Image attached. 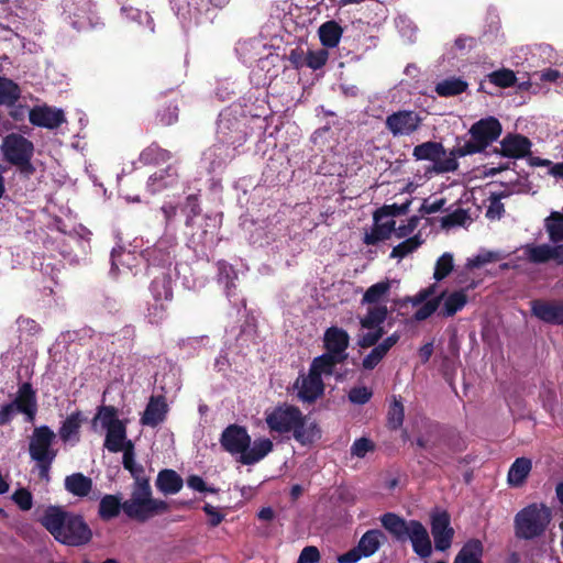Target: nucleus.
I'll list each match as a JSON object with an SVG mask.
<instances>
[{"label": "nucleus", "instance_id": "nucleus-1", "mask_svg": "<svg viewBox=\"0 0 563 563\" xmlns=\"http://www.w3.org/2000/svg\"><path fill=\"white\" fill-rule=\"evenodd\" d=\"M41 523L58 542L69 547H81L92 539V531L84 517L60 507H48Z\"/></svg>", "mask_w": 563, "mask_h": 563}, {"label": "nucleus", "instance_id": "nucleus-2", "mask_svg": "<svg viewBox=\"0 0 563 563\" xmlns=\"http://www.w3.org/2000/svg\"><path fill=\"white\" fill-rule=\"evenodd\" d=\"M265 421L272 432L292 433L301 445L312 444L320 439L321 431L316 422H308L301 410L288 404L276 406L266 413Z\"/></svg>", "mask_w": 563, "mask_h": 563}, {"label": "nucleus", "instance_id": "nucleus-3", "mask_svg": "<svg viewBox=\"0 0 563 563\" xmlns=\"http://www.w3.org/2000/svg\"><path fill=\"white\" fill-rule=\"evenodd\" d=\"M168 510L167 501L153 498L150 481L132 484L131 496L125 500L124 507V514L128 518L137 522H145Z\"/></svg>", "mask_w": 563, "mask_h": 563}, {"label": "nucleus", "instance_id": "nucleus-4", "mask_svg": "<svg viewBox=\"0 0 563 563\" xmlns=\"http://www.w3.org/2000/svg\"><path fill=\"white\" fill-rule=\"evenodd\" d=\"M552 519L551 509L543 503H532L519 510L514 519L515 536L521 540L541 537Z\"/></svg>", "mask_w": 563, "mask_h": 563}, {"label": "nucleus", "instance_id": "nucleus-5", "mask_svg": "<svg viewBox=\"0 0 563 563\" xmlns=\"http://www.w3.org/2000/svg\"><path fill=\"white\" fill-rule=\"evenodd\" d=\"M503 132L499 120L495 117L481 119L472 124L468 130L471 139L462 145L454 147V154L459 157L483 153L485 150L497 141Z\"/></svg>", "mask_w": 563, "mask_h": 563}, {"label": "nucleus", "instance_id": "nucleus-6", "mask_svg": "<svg viewBox=\"0 0 563 563\" xmlns=\"http://www.w3.org/2000/svg\"><path fill=\"white\" fill-rule=\"evenodd\" d=\"M0 150L5 162L18 167L22 174L30 176L35 173L32 164L34 145L25 136L18 133L8 134L2 140Z\"/></svg>", "mask_w": 563, "mask_h": 563}, {"label": "nucleus", "instance_id": "nucleus-7", "mask_svg": "<svg viewBox=\"0 0 563 563\" xmlns=\"http://www.w3.org/2000/svg\"><path fill=\"white\" fill-rule=\"evenodd\" d=\"M413 157L417 161H430L433 163L432 169L437 174H445L455 172L459 168L457 157L454 154V147L450 151L449 156L446 150L440 142L427 141L413 147Z\"/></svg>", "mask_w": 563, "mask_h": 563}, {"label": "nucleus", "instance_id": "nucleus-8", "mask_svg": "<svg viewBox=\"0 0 563 563\" xmlns=\"http://www.w3.org/2000/svg\"><path fill=\"white\" fill-rule=\"evenodd\" d=\"M56 434L48 426L36 427L30 438L29 453L33 461L56 459L57 450L52 445Z\"/></svg>", "mask_w": 563, "mask_h": 563}, {"label": "nucleus", "instance_id": "nucleus-9", "mask_svg": "<svg viewBox=\"0 0 563 563\" xmlns=\"http://www.w3.org/2000/svg\"><path fill=\"white\" fill-rule=\"evenodd\" d=\"M217 136L222 144L234 147L241 146L246 141L243 123L235 115L227 112L219 115Z\"/></svg>", "mask_w": 563, "mask_h": 563}, {"label": "nucleus", "instance_id": "nucleus-10", "mask_svg": "<svg viewBox=\"0 0 563 563\" xmlns=\"http://www.w3.org/2000/svg\"><path fill=\"white\" fill-rule=\"evenodd\" d=\"M252 440L245 427L232 423L221 433V448L231 455L242 456L251 445Z\"/></svg>", "mask_w": 563, "mask_h": 563}, {"label": "nucleus", "instance_id": "nucleus-11", "mask_svg": "<svg viewBox=\"0 0 563 563\" xmlns=\"http://www.w3.org/2000/svg\"><path fill=\"white\" fill-rule=\"evenodd\" d=\"M421 124L419 114L411 110H399L387 115L385 120L386 129L393 136L410 135L416 132Z\"/></svg>", "mask_w": 563, "mask_h": 563}, {"label": "nucleus", "instance_id": "nucleus-12", "mask_svg": "<svg viewBox=\"0 0 563 563\" xmlns=\"http://www.w3.org/2000/svg\"><path fill=\"white\" fill-rule=\"evenodd\" d=\"M430 523L435 550L446 551L451 547L454 537L450 515L445 510L433 512Z\"/></svg>", "mask_w": 563, "mask_h": 563}, {"label": "nucleus", "instance_id": "nucleus-13", "mask_svg": "<svg viewBox=\"0 0 563 563\" xmlns=\"http://www.w3.org/2000/svg\"><path fill=\"white\" fill-rule=\"evenodd\" d=\"M531 313L544 323L563 325V301L534 299L530 301Z\"/></svg>", "mask_w": 563, "mask_h": 563}, {"label": "nucleus", "instance_id": "nucleus-14", "mask_svg": "<svg viewBox=\"0 0 563 563\" xmlns=\"http://www.w3.org/2000/svg\"><path fill=\"white\" fill-rule=\"evenodd\" d=\"M532 142L529 137L508 133L500 142V148H495V153L508 158H523L531 154Z\"/></svg>", "mask_w": 563, "mask_h": 563}, {"label": "nucleus", "instance_id": "nucleus-15", "mask_svg": "<svg viewBox=\"0 0 563 563\" xmlns=\"http://www.w3.org/2000/svg\"><path fill=\"white\" fill-rule=\"evenodd\" d=\"M12 402L18 408V412L25 416L26 421H34L37 413V395L31 383L25 382L19 386Z\"/></svg>", "mask_w": 563, "mask_h": 563}, {"label": "nucleus", "instance_id": "nucleus-16", "mask_svg": "<svg viewBox=\"0 0 563 563\" xmlns=\"http://www.w3.org/2000/svg\"><path fill=\"white\" fill-rule=\"evenodd\" d=\"M29 121L35 126L53 130L60 126L66 120L63 110L42 106L30 110Z\"/></svg>", "mask_w": 563, "mask_h": 563}, {"label": "nucleus", "instance_id": "nucleus-17", "mask_svg": "<svg viewBox=\"0 0 563 563\" xmlns=\"http://www.w3.org/2000/svg\"><path fill=\"white\" fill-rule=\"evenodd\" d=\"M323 343L327 353L346 361L350 335L344 329L335 325L328 328L324 332Z\"/></svg>", "mask_w": 563, "mask_h": 563}, {"label": "nucleus", "instance_id": "nucleus-18", "mask_svg": "<svg viewBox=\"0 0 563 563\" xmlns=\"http://www.w3.org/2000/svg\"><path fill=\"white\" fill-rule=\"evenodd\" d=\"M295 386L299 389V399L308 404L314 402L324 393V383L322 377H319L318 374L310 369L308 375L302 377L300 385L299 379H297Z\"/></svg>", "mask_w": 563, "mask_h": 563}, {"label": "nucleus", "instance_id": "nucleus-19", "mask_svg": "<svg viewBox=\"0 0 563 563\" xmlns=\"http://www.w3.org/2000/svg\"><path fill=\"white\" fill-rule=\"evenodd\" d=\"M412 544L413 552L421 559H427L432 553V544L426 527L418 520H410V531L407 536Z\"/></svg>", "mask_w": 563, "mask_h": 563}, {"label": "nucleus", "instance_id": "nucleus-20", "mask_svg": "<svg viewBox=\"0 0 563 563\" xmlns=\"http://www.w3.org/2000/svg\"><path fill=\"white\" fill-rule=\"evenodd\" d=\"M168 412V405L164 396H151L146 408L141 417V423L152 428L165 421Z\"/></svg>", "mask_w": 563, "mask_h": 563}, {"label": "nucleus", "instance_id": "nucleus-21", "mask_svg": "<svg viewBox=\"0 0 563 563\" xmlns=\"http://www.w3.org/2000/svg\"><path fill=\"white\" fill-rule=\"evenodd\" d=\"M178 180L179 175L177 167L170 164L166 168L159 169L148 177L147 189L152 195H155L164 189L177 186Z\"/></svg>", "mask_w": 563, "mask_h": 563}, {"label": "nucleus", "instance_id": "nucleus-22", "mask_svg": "<svg viewBox=\"0 0 563 563\" xmlns=\"http://www.w3.org/2000/svg\"><path fill=\"white\" fill-rule=\"evenodd\" d=\"M81 411H75L62 422L58 435L64 443H78L80 441V428L84 422Z\"/></svg>", "mask_w": 563, "mask_h": 563}, {"label": "nucleus", "instance_id": "nucleus-23", "mask_svg": "<svg viewBox=\"0 0 563 563\" xmlns=\"http://www.w3.org/2000/svg\"><path fill=\"white\" fill-rule=\"evenodd\" d=\"M125 500L122 501L121 494H106L101 497L98 506V516L102 521H110L117 518L121 511L124 512Z\"/></svg>", "mask_w": 563, "mask_h": 563}, {"label": "nucleus", "instance_id": "nucleus-24", "mask_svg": "<svg viewBox=\"0 0 563 563\" xmlns=\"http://www.w3.org/2000/svg\"><path fill=\"white\" fill-rule=\"evenodd\" d=\"M155 485L164 495H174L180 492L184 486V481L176 471L164 468L158 472Z\"/></svg>", "mask_w": 563, "mask_h": 563}, {"label": "nucleus", "instance_id": "nucleus-25", "mask_svg": "<svg viewBox=\"0 0 563 563\" xmlns=\"http://www.w3.org/2000/svg\"><path fill=\"white\" fill-rule=\"evenodd\" d=\"M382 526L398 541H405L410 531V520L406 521L394 512H386L380 517Z\"/></svg>", "mask_w": 563, "mask_h": 563}, {"label": "nucleus", "instance_id": "nucleus-26", "mask_svg": "<svg viewBox=\"0 0 563 563\" xmlns=\"http://www.w3.org/2000/svg\"><path fill=\"white\" fill-rule=\"evenodd\" d=\"M273 448L274 444L268 438L256 439L253 444L251 443L247 451L240 456L239 461L243 465H253L271 453Z\"/></svg>", "mask_w": 563, "mask_h": 563}, {"label": "nucleus", "instance_id": "nucleus-27", "mask_svg": "<svg viewBox=\"0 0 563 563\" xmlns=\"http://www.w3.org/2000/svg\"><path fill=\"white\" fill-rule=\"evenodd\" d=\"M150 292L152 299L173 301L174 290L172 276L167 273H162L158 276H155L150 284Z\"/></svg>", "mask_w": 563, "mask_h": 563}, {"label": "nucleus", "instance_id": "nucleus-28", "mask_svg": "<svg viewBox=\"0 0 563 563\" xmlns=\"http://www.w3.org/2000/svg\"><path fill=\"white\" fill-rule=\"evenodd\" d=\"M92 479L82 473H73L64 481L65 489L76 497H87L92 489Z\"/></svg>", "mask_w": 563, "mask_h": 563}, {"label": "nucleus", "instance_id": "nucleus-29", "mask_svg": "<svg viewBox=\"0 0 563 563\" xmlns=\"http://www.w3.org/2000/svg\"><path fill=\"white\" fill-rule=\"evenodd\" d=\"M128 441L126 427L123 421H118L107 430L104 448L110 452L118 453L125 449Z\"/></svg>", "mask_w": 563, "mask_h": 563}, {"label": "nucleus", "instance_id": "nucleus-30", "mask_svg": "<svg viewBox=\"0 0 563 563\" xmlns=\"http://www.w3.org/2000/svg\"><path fill=\"white\" fill-rule=\"evenodd\" d=\"M484 545L478 539H471L464 543L456 554L453 563H484L482 556Z\"/></svg>", "mask_w": 563, "mask_h": 563}, {"label": "nucleus", "instance_id": "nucleus-31", "mask_svg": "<svg viewBox=\"0 0 563 563\" xmlns=\"http://www.w3.org/2000/svg\"><path fill=\"white\" fill-rule=\"evenodd\" d=\"M444 445L448 448L450 452H446L441 446L435 444L430 453L435 464L441 467L451 464L453 459L452 453L461 452L465 449L464 441L460 437H457L455 441H445Z\"/></svg>", "mask_w": 563, "mask_h": 563}, {"label": "nucleus", "instance_id": "nucleus-32", "mask_svg": "<svg viewBox=\"0 0 563 563\" xmlns=\"http://www.w3.org/2000/svg\"><path fill=\"white\" fill-rule=\"evenodd\" d=\"M173 154L159 146L157 142L151 143L139 155V161L143 165H161L170 161Z\"/></svg>", "mask_w": 563, "mask_h": 563}, {"label": "nucleus", "instance_id": "nucleus-33", "mask_svg": "<svg viewBox=\"0 0 563 563\" xmlns=\"http://www.w3.org/2000/svg\"><path fill=\"white\" fill-rule=\"evenodd\" d=\"M319 38L327 48L336 47L343 34L342 26L334 20L322 23L319 27Z\"/></svg>", "mask_w": 563, "mask_h": 563}, {"label": "nucleus", "instance_id": "nucleus-34", "mask_svg": "<svg viewBox=\"0 0 563 563\" xmlns=\"http://www.w3.org/2000/svg\"><path fill=\"white\" fill-rule=\"evenodd\" d=\"M467 88L468 84L466 80L453 76L439 81L434 87V91L440 97L450 98L465 92Z\"/></svg>", "mask_w": 563, "mask_h": 563}, {"label": "nucleus", "instance_id": "nucleus-35", "mask_svg": "<svg viewBox=\"0 0 563 563\" xmlns=\"http://www.w3.org/2000/svg\"><path fill=\"white\" fill-rule=\"evenodd\" d=\"M344 362L345 360L325 352L312 360L309 369L318 374L319 377L330 376L334 373L336 365Z\"/></svg>", "mask_w": 563, "mask_h": 563}, {"label": "nucleus", "instance_id": "nucleus-36", "mask_svg": "<svg viewBox=\"0 0 563 563\" xmlns=\"http://www.w3.org/2000/svg\"><path fill=\"white\" fill-rule=\"evenodd\" d=\"M531 467V460L527 457L516 459L508 472V483L515 487L521 486L527 479Z\"/></svg>", "mask_w": 563, "mask_h": 563}, {"label": "nucleus", "instance_id": "nucleus-37", "mask_svg": "<svg viewBox=\"0 0 563 563\" xmlns=\"http://www.w3.org/2000/svg\"><path fill=\"white\" fill-rule=\"evenodd\" d=\"M218 267V275L217 279L218 283L223 285L227 297L231 298L234 296L235 291V279L238 278V274L234 269V267L227 263L225 261H219L217 264Z\"/></svg>", "mask_w": 563, "mask_h": 563}, {"label": "nucleus", "instance_id": "nucleus-38", "mask_svg": "<svg viewBox=\"0 0 563 563\" xmlns=\"http://www.w3.org/2000/svg\"><path fill=\"white\" fill-rule=\"evenodd\" d=\"M385 539L384 533L378 529L366 531L357 543V548L363 556L373 555L380 547L382 540Z\"/></svg>", "mask_w": 563, "mask_h": 563}, {"label": "nucleus", "instance_id": "nucleus-39", "mask_svg": "<svg viewBox=\"0 0 563 563\" xmlns=\"http://www.w3.org/2000/svg\"><path fill=\"white\" fill-rule=\"evenodd\" d=\"M396 222L394 220L387 221L385 223H378L375 221L371 232L365 233L364 243L366 245H376L382 241H385L390 238L391 233H395Z\"/></svg>", "mask_w": 563, "mask_h": 563}, {"label": "nucleus", "instance_id": "nucleus-40", "mask_svg": "<svg viewBox=\"0 0 563 563\" xmlns=\"http://www.w3.org/2000/svg\"><path fill=\"white\" fill-rule=\"evenodd\" d=\"M388 310L386 306H375L367 310V313L360 319L363 329L384 328L383 323L387 319Z\"/></svg>", "mask_w": 563, "mask_h": 563}, {"label": "nucleus", "instance_id": "nucleus-41", "mask_svg": "<svg viewBox=\"0 0 563 563\" xmlns=\"http://www.w3.org/2000/svg\"><path fill=\"white\" fill-rule=\"evenodd\" d=\"M444 302L441 310L443 317H453L457 311L462 310L467 302V295L463 289L453 291L448 297L444 296Z\"/></svg>", "mask_w": 563, "mask_h": 563}, {"label": "nucleus", "instance_id": "nucleus-42", "mask_svg": "<svg viewBox=\"0 0 563 563\" xmlns=\"http://www.w3.org/2000/svg\"><path fill=\"white\" fill-rule=\"evenodd\" d=\"M170 301H163L159 299H152L147 303L145 318L151 324L159 325L162 324L168 316V303Z\"/></svg>", "mask_w": 563, "mask_h": 563}, {"label": "nucleus", "instance_id": "nucleus-43", "mask_svg": "<svg viewBox=\"0 0 563 563\" xmlns=\"http://www.w3.org/2000/svg\"><path fill=\"white\" fill-rule=\"evenodd\" d=\"M21 97V90L18 84L12 79L0 76V104L12 106Z\"/></svg>", "mask_w": 563, "mask_h": 563}, {"label": "nucleus", "instance_id": "nucleus-44", "mask_svg": "<svg viewBox=\"0 0 563 563\" xmlns=\"http://www.w3.org/2000/svg\"><path fill=\"white\" fill-rule=\"evenodd\" d=\"M523 252L528 262L532 264H544L551 261L549 244H527Z\"/></svg>", "mask_w": 563, "mask_h": 563}, {"label": "nucleus", "instance_id": "nucleus-45", "mask_svg": "<svg viewBox=\"0 0 563 563\" xmlns=\"http://www.w3.org/2000/svg\"><path fill=\"white\" fill-rule=\"evenodd\" d=\"M405 419V408L400 399L394 396L387 412V426L390 430L399 429Z\"/></svg>", "mask_w": 563, "mask_h": 563}, {"label": "nucleus", "instance_id": "nucleus-46", "mask_svg": "<svg viewBox=\"0 0 563 563\" xmlns=\"http://www.w3.org/2000/svg\"><path fill=\"white\" fill-rule=\"evenodd\" d=\"M422 242L423 241H422L420 234H416L411 238H408L405 241H402L401 243H399L398 245L393 247L390 257L401 260L405 256H407L408 254L415 252L422 244Z\"/></svg>", "mask_w": 563, "mask_h": 563}, {"label": "nucleus", "instance_id": "nucleus-47", "mask_svg": "<svg viewBox=\"0 0 563 563\" xmlns=\"http://www.w3.org/2000/svg\"><path fill=\"white\" fill-rule=\"evenodd\" d=\"M545 228L551 242L559 243L563 241V216L561 213L552 212L547 219Z\"/></svg>", "mask_w": 563, "mask_h": 563}, {"label": "nucleus", "instance_id": "nucleus-48", "mask_svg": "<svg viewBox=\"0 0 563 563\" xmlns=\"http://www.w3.org/2000/svg\"><path fill=\"white\" fill-rule=\"evenodd\" d=\"M390 284L388 280L379 282L367 288L363 295L362 301L366 303L379 302L389 291Z\"/></svg>", "mask_w": 563, "mask_h": 563}, {"label": "nucleus", "instance_id": "nucleus-49", "mask_svg": "<svg viewBox=\"0 0 563 563\" xmlns=\"http://www.w3.org/2000/svg\"><path fill=\"white\" fill-rule=\"evenodd\" d=\"M487 77L492 84L500 88L512 87L517 81L516 74L508 68L492 71Z\"/></svg>", "mask_w": 563, "mask_h": 563}, {"label": "nucleus", "instance_id": "nucleus-50", "mask_svg": "<svg viewBox=\"0 0 563 563\" xmlns=\"http://www.w3.org/2000/svg\"><path fill=\"white\" fill-rule=\"evenodd\" d=\"M411 205V200H407L401 205L393 203L385 205L382 208L377 209L374 213V220L378 222L380 219L385 217H398L406 214L409 211V207Z\"/></svg>", "mask_w": 563, "mask_h": 563}, {"label": "nucleus", "instance_id": "nucleus-51", "mask_svg": "<svg viewBox=\"0 0 563 563\" xmlns=\"http://www.w3.org/2000/svg\"><path fill=\"white\" fill-rule=\"evenodd\" d=\"M454 268L453 255L451 253H443L435 263L433 278L441 282L446 278Z\"/></svg>", "mask_w": 563, "mask_h": 563}, {"label": "nucleus", "instance_id": "nucleus-52", "mask_svg": "<svg viewBox=\"0 0 563 563\" xmlns=\"http://www.w3.org/2000/svg\"><path fill=\"white\" fill-rule=\"evenodd\" d=\"M445 294V291H442L438 297L423 302V305L413 313V319L416 321H423L432 316L439 308L440 302L443 300Z\"/></svg>", "mask_w": 563, "mask_h": 563}, {"label": "nucleus", "instance_id": "nucleus-53", "mask_svg": "<svg viewBox=\"0 0 563 563\" xmlns=\"http://www.w3.org/2000/svg\"><path fill=\"white\" fill-rule=\"evenodd\" d=\"M144 256L146 261L151 265L165 266L170 264V254L167 250L161 247L159 245H155L152 249H147L144 252Z\"/></svg>", "mask_w": 563, "mask_h": 563}, {"label": "nucleus", "instance_id": "nucleus-54", "mask_svg": "<svg viewBox=\"0 0 563 563\" xmlns=\"http://www.w3.org/2000/svg\"><path fill=\"white\" fill-rule=\"evenodd\" d=\"M329 59L327 47L317 51L309 49L306 53V66L313 70L321 69Z\"/></svg>", "mask_w": 563, "mask_h": 563}, {"label": "nucleus", "instance_id": "nucleus-55", "mask_svg": "<svg viewBox=\"0 0 563 563\" xmlns=\"http://www.w3.org/2000/svg\"><path fill=\"white\" fill-rule=\"evenodd\" d=\"M385 333L386 331L384 328H373L372 330H368V332L358 336L357 345L362 349L376 346Z\"/></svg>", "mask_w": 563, "mask_h": 563}, {"label": "nucleus", "instance_id": "nucleus-56", "mask_svg": "<svg viewBox=\"0 0 563 563\" xmlns=\"http://www.w3.org/2000/svg\"><path fill=\"white\" fill-rule=\"evenodd\" d=\"M470 219L468 211L462 208L454 210L453 212L444 216L441 219L442 228H453L456 225H464L465 222Z\"/></svg>", "mask_w": 563, "mask_h": 563}, {"label": "nucleus", "instance_id": "nucleus-57", "mask_svg": "<svg viewBox=\"0 0 563 563\" xmlns=\"http://www.w3.org/2000/svg\"><path fill=\"white\" fill-rule=\"evenodd\" d=\"M178 106L176 102H170L166 108L157 112V120L161 125L169 126L178 121Z\"/></svg>", "mask_w": 563, "mask_h": 563}, {"label": "nucleus", "instance_id": "nucleus-58", "mask_svg": "<svg viewBox=\"0 0 563 563\" xmlns=\"http://www.w3.org/2000/svg\"><path fill=\"white\" fill-rule=\"evenodd\" d=\"M184 212L186 213V225L191 227L192 220L200 214L201 208L198 196L192 194L186 198Z\"/></svg>", "mask_w": 563, "mask_h": 563}, {"label": "nucleus", "instance_id": "nucleus-59", "mask_svg": "<svg viewBox=\"0 0 563 563\" xmlns=\"http://www.w3.org/2000/svg\"><path fill=\"white\" fill-rule=\"evenodd\" d=\"M117 416L118 410L113 406H101L96 418H99L101 426L108 430L118 423V421H121Z\"/></svg>", "mask_w": 563, "mask_h": 563}, {"label": "nucleus", "instance_id": "nucleus-60", "mask_svg": "<svg viewBox=\"0 0 563 563\" xmlns=\"http://www.w3.org/2000/svg\"><path fill=\"white\" fill-rule=\"evenodd\" d=\"M373 391L366 386L353 387L349 391V400L355 405H365L371 400Z\"/></svg>", "mask_w": 563, "mask_h": 563}, {"label": "nucleus", "instance_id": "nucleus-61", "mask_svg": "<svg viewBox=\"0 0 563 563\" xmlns=\"http://www.w3.org/2000/svg\"><path fill=\"white\" fill-rule=\"evenodd\" d=\"M386 356V354L376 345L373 346L372 351L363 358L362 367L365 371H373Z\"/></svg>", "mask_w": 563, "mask_h": 563}, {"label": "nucleus", "instance_id": "nucleus-62", "mask_svg": "<svg viewBox=\"0 0 563 563\" xmlns=\"http://www.w3.org/2000/svg\"><path fill=\"white\" fill-rule=\"evenodd\" d=\"M374 450V443L367 438L355 440L351 446V454L357 457H364L368 452Z\"/></svg>", "mask_w": 563, "mask_h": 563}, {"label": "nucleus", "instance_id": "nucleus-63", "mask_svg": "<svg viewBox=\"0 0 563 563\" xmlns=\"http://www.w3.org/2000/svg\"><path fill=\"white\" fill-rule=\"evenodd\" d=\"M14 503L21 510H30L33 506L32 494L25 488H19L12 496Z\"/></svg>", "mask_w": 563, "mask_h": 563}, {"label": "nucleus", "instance_id": "nucleus-64", "mask_svg": "<svg viewBox=\"0 0 563 563\" xmlns=\"http://www.w3.org/2000/svg\"><path fill=\"white\" fill-rule=\"evenodd\" d=\"M320 560V552L317 547H305L298 558L297 563H317Z\"/></svg>", "mask_w": 563, "mask_h": 563}]
</instances>
